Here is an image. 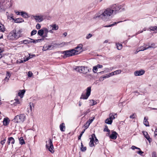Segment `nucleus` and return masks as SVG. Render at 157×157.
<instances>
[{
    "label": "nucleus",
    "instance_id": "ea45409f",
    "mask_svg": "<svg viewBox=\"0 0 157 157\" xmlns=\"http://www.w3.org/2000/svg\"><path fill=\"white\" fill-rule=\"evenodd\" d=\"M148 48H155V44L154 43H153L151 44L150 45L147 46Z\"/></svg>",
    "mask_w": 157,
    "mask_h": 157
},
{
    "label": "nucleus",
    "instance_id": "20e7f679",
    "mask_svg": "<svg viewBox=\"0 0 157 157\" xmlns=\"http://www.w3.org/2000/svg\"><path fill=\"white\" fill-rule=\"evenodd\" d=\"M25 119V116L24 114H21L15 117L13 121L16 123L23 122Z\"/></svg>",
    "mask_w": 157,
    "mask_h": 157
},
{
    "label": "nucleus",
    "instance_id": "5701e85b",
    "mask_svg": "<svg viewBox=\"0 0 157 157\" xmlns=\"http://www.w3.org/2000/svg\"><path fill=\"white\" fill-rule=\"evenodd\" d=\"M113 69V67H110V68H105L104 71H101L99 72L100 73H102L103 72H109L110 70V71H111Z\"/></svg>",
    "mask_w": 157,
    "mask_h": 157
},
{
    "label": "nucleus",
    "instance_id": "f03ea898",
    "mask_svg": "<svg viewBox=\"0 0 157 157\" xmlns=\"http://www.w3.org/2000/svg\"><path fill=\"white\" fill-rule=\"evenodd\" d=\"M20 37V31H17L16 30H13L11 31L7 36V39L12 41L15 40Z\"/></svg>",
    "mask_w": 157,
    "mask_h": 157
},
{
    "label": "nucleus",
    "instance_id": "1a4fd4ad",
    "mask_svg": "<svg viewBox=\"0 0 157 157\" xmlns=\"http://www.w3.org/2000/svg\"><path fill=\"white\" fill-rule=\"evenodd\" d=\"M145 71L141 69L140 70L136 71L134 72V75L136 76H141L144 75L145 73Z\"/></svg>",
    "mask_w": 157,
    "mask_h": 157
},
{
    "label": "nucleus",
    "instance_id": "412c9836",
    "mask_svg": "<svg viewBox=\"0 0 157 157\" xmlns=\"http://www.w3.org/2000/svg\"><path fill=\"white\" fill-rule=\"evenodd\" d=\"M117 114H115L114 113H110L109 115V118L113 121V120L115 119V115H116Z\"/></svg>",
    "mask_w": 157,
    "mask_h": 157
},
{
    "label": "nucleus",
    "instance_id": "9d476101",
    "mask_svg": "<svg viewBox=\"0 0 157 157\" xmlns=\"http://www.w3.org/2000/svg\"><path fill=\"white\" fill-rule=\"evenodd\" d=\"M95 137V135L92 134L91 135V137L90 138V141L89 142V144L90 147H92L94 146V138Z\"/></svg>",
    "mask_w": 157,
    "mask_h": 157
},
{
    "label": "nucleus",
    "instance_id": "ddd939ff",
    "mask_svg": "<svg viewBox=\"0 0 157 157\" xmlns=\"http://www.w3.org/2000/svg\"><path fill=\"white\" fill-rule=\"evenodd\" d=\"M33 17L37 22H40L43 20V17L41 16H33Z\"/></svg>",
    "mask_w": 157,
    "mask_h": 157
},
{
    "label": "nucleus",
    "instance_id": "49530a36",
    "mask_svg": "<svg viewBox=\"0 0 157 157\" xmlns=\"http://www.w3.org/2000/svg\"><path fill=\"white\" fill-rule=\"evenodd\" d=\"M33 75V74L32 72L30 71H29L28 72V76L29 77H31Z\"/></svg>",
    "mask_w": 157,
    "mask_h": 157
},
{
    "label": "nucleus",
    "instance_id": "9b49d317",
    "mask_svg": "<svg viewBox=\"0 0 157 157\" xmlns=\"http://www.w3.org/2000/svg\"><path fill=\"white\" fill-rule=\"evenodd\" d=\"M54 46L52 45L45 44L43 47L42 50L43 51H45L48 50H52Z\"/></svg>",
    "mask_w": 157,
    "mask_h": 157
},
{
    "label": "nucleus",
    "instance_id": "7ed1b4c3",
    "mask_svg": "<svg viewBox=\"0 0 157 157\" xmlns=\"http://www.w3.org/2000/svg\"><path fill=\"white\" fill-rule=\"evenodd\" d=\"M74 69L77 72L84 74L90 72V69L87 67L83 66H76Z\"/></svg>",
    "mask_w": 157,
    "mask_h": 157
},
{
    "label": "nucleus",
    "instance_id": "774afa93",
    "mask_svg": "<svg viewBox=\"0 0 157 157\" xmlns=\"http://www.w3.org/2000/svg\"><path fill=\"white\" fill-rule=\"evenodd\" d=\"M20 60V62H19V60H17V62L18 63H24L25 62H24V60L23 61V60Z\"/></svg>",
    "mask_w": 157,
    "mask_h": 157
},
{
    "label": "nucleus",
    "instance_id": "f704fd0d",
    "mask_svg": "<svg viewBox=\"0 0 157 157\" xmlns=\"http://www.w3.org/2000/svg\"><path fill=\"white\" fill-rule=\"evenodd\" d=\"M19 143L20 144H25V141L23 137H20L19 138Z\"/></svg>",
    "mask_w": 157,
    "mask_h": 157
},
{
    "label": "nucleus",
    "instance_id": "a19ab883",
    "mask_svg": "<svg viewBox=\"0 0 157 157\" xmlns=\"http://www.w3.org/2000/svg\"><path fill=\"white\" fill-rule=\"evenodd\" d=\"M92 36V35L91 33H89L87 34L86 36V38L89 39Z\"/></svg>",
    "mask_w": 157,
    "mask_h": 157
},
{
    "label": "nucleus",
    "instance_id": "5fc2aeb1",
    "mask_svg": "<svg viewBox=\"0 0 157 157\" xmlns=\"http://www.w3.org/2000/svg\"><path fill=\"white\" fill-rule=\"evenodd\" d=\"M152 157H157L156 154L155 152H152Z\"/></svg>",
    "mask_w": 157,
    "mask_h": 157
},
{
    "label": "nucleus",
    "instance_id": "f3484780",
    "mask_svg": "<svg viewBox=\"0 0 157 157\" xmlns=\"http://www.w3.org/2000/svg\"><path fill=\"white\" fill-rule=\"evenodd\" d=\"M11 74L10 73V72L9 71H7L6 74V76L5 78H4V81L5 82H8V80H9V79L10 77Z\"/></svg>",
    "mask_w": 157,
    "mask_h": 157
},
{
    "label": "nucleus",
    "instance_id": "a878e982",
    "mask_svg": "<svg viewBox=\"0 0 157 157\" xmlns=\"http://www.w3.org/2000/svg\"><path fill=\"white\" fill-rule=\"evenodd\" d=\"M9 123L8 118H5L3 121V124L4 125H7Z\"/></svg>",
    "mask_w": 157,
    "mask_h": 157
},
{
    "label": "nucleus",
    "instance_id": "473e14b6",
    "mask_svg": "<svg viewBox=\"0 0 157 157\" xmlns=\"http://www.w3.org/2000/svg\"><path fill=\"white\" fill-rule=\"evenodd\" d=\"M121 21H118V22H115L114 23H113V24H111V25H105V26L104 27H111V26H113L114 25H116L117 24V23H119V22H121Z\"/></svg>",
    "mask_w": 157,
    "mask_h": 157
},
{
    "label": "nucleus",
    "instance_id": "39448f33",
    "mask_svg": "<svg viewBox=\"0 0 157 157\" xmlns=\"http://www.w3.org/2000/svg\"><path fill=\"white\" fill-rule=\"evenodd\" d=\"M77 52L75 51V49H72L64 51L63 53L64 54V57L67 58L75 55Z\"/></svg>",
    "mask_w": 157,
    "mask_h": 157
},
{
    "label": "nucleus",
    "instance_id": "7c9ffc66",
    "mask_svg": "<svg viewBox=\"0 0 157 157\" xmlns=\"http://www.w3.org/2000/svg\"><path fill=\"white\" fill-rule=\"evenodd\" d=\"M116 45L117 49L119 50H121L122 48V44L119 43H117L116 44Z\"/></svg>",
    "mask_w": 157,
    "mask_h": 157
},
{
    "label": "nucleus",
    "instance_id": "4468645a",
    "mask_svg": "<svg viewBox=\"0 0 157 157\" xmlns=\"http://www.w3.org/2000/svg\"><path fill=\"white\" fill-rule=\"evenodd\" d=\"M143 135L149 141V142L151 141V139L150 138L147 132L146 131H143Z\"/></svg>",
    "mask_w": 157,
    "mask_h": 157
},
{
    "label": "nucleus",
    "instance_id": "4c0bfd02",
    "mask_svg": "<svg viewBox=\"0 0 157 157\" xmlns=\"http://www.w3.org/2000/svg\"><path fill=\"white\" fill-rule=\"evenodd\" d=\"M33 56H35V55H29V57H26V59H25V60H24V62H25L28 61L29 59H30V58H32Z\"/></svg>",
    "mask_w": 157,
    "mask_h": 157
},
{
    "label": "nucleus",
    "instance_id": "c756f323",
    "mask_svg": "<svg viewBox=\"0 0 157 157\" xmlns=\"http://www.w3.org/2000/svg\"><path fill=\"white\" fill-rule=\"evenodd\" d=\"M105 123L107 124H111L113 121L111 120L109 118H107L105 120Z\"/></svg>",
    "mask_w": 157,
    "mask_h": 157
},
{
    "label": "nucleus",
    "instance_id": "a211bd4d",
    "mask_svg": "<svg viewBox=\"0 0 157 157\" xmlns=\"http://www.w3.org/2000/svg\"><path fill=\"white\" fill-rule=\"evenodd\" d=\"M59 128L60 130L62 132L64 131L65 129V126L64 123H63L60 124L59 125Z\"/></svg>",
    "mask_w": 157,
    "mask_h": 157
},
{
    "label": "nucleus",
    "instance_id": "13d9d810",
    "mask_svg": "<svg viewBox=\"0 0 157 157\" xmlns=\"http://www.w3.org/2000/svg\"><path fill=\"white\" fill-rule=\"evenodd\" d=\"M136 117V115L135 114H133L132 115H131L130 116V117L131 118L134 119Z\"/></svg>",
    "mask_w": 157,
    "mask_h": 157
},
{
    "label": "nucleus",
    "instance_id": "2f4dec72",
    "mask_svg": "<svg viewBox=\"0 0 157 157\" xmlns=\"http://www.w3.org/2000/svg\"><path fill=\"white\" fill-rule=\"evenodd\" d=\"M44 33V30L42 29H41L39 30L37 34L38 35H40V36H43V34Z\"/></svg>",
    "mask_w": 157,
    "mask_h": 157
},
{
    "label": "nucleus",
    "instance_id": "f8f14e48",
    "mask_svg": "<svg viewBox=\"0 0 157 157\" xmlns=\"http://www.w3.org/2000/svg\"><path fill=\"white\" fill-rule=\"evenodd\" d=\"M83 45L82 44H80L78 45L77 47L75 48V51L77 52L76 55L78 54V52L81 51L82 49Z\"/></svg>",
    "mask_w": 157,
    "mask_h": 157
},
{
    "label": "nucleus",
    "instance_id": "69168bd1",
    "mask_svg": "<svg viewBox=\"0 0 157 157\" xmlns=\"http://www.w3.org/2000/svg\"><path fill=\"white\" fill-rule=\"evenodd\" d=\"M90 124L89 123V122H88V121L86 122V125H87V127L86 128H87L90 125Z\"/></svg>",
    "mask_w": 157,
    "mask_h": 157
},
{
    "label": "nucleus",
    "instance_id": "79ce46f5",
    "mask_svg": "<svg viewBox=\"0 0 157 157\" xmlns=\"http://www.w3.org/2000/svg\"><path fill=\"white\" fill-rule=\"evenodd\" d=\"M14 101H15V102H14V105H16L17 104H19L20 103V102L18 99H14Z\"/></svg>",
    "mask_w": 157,
    "mask_h": 157
},
{
    "label": "nucleus",
    "instance_id": "c85d7f7f",
    "mask_svg": "<svg viewBox=\"0 0 157 157\" xmlns=\"http://www.w3.org/2000/svg\"><path fill=\"white\" fill-rule=\"evenodd\" d=\"M5 30V26L2 24H0V31L3 32Z\"/></svg>",
    "mask_w": 157,
    "mask_h": 157
},
{
    "label": "nucleus",
    "instance_id": "bb28decb",
    "mask_svg": "<svg viewBox=\"0 0 157 157\" xmlns=\"http://www.w3.org/2000/svg\"><path fill=\"white\" fill-rule=\"evenodd\" d=\"M31 40H33V41H30V43L33 42L34 43H36L37 42H40L41 40H44V38L41 39H37V40H33L32 39H31Z\"/></svg>",
    "mask_w": 157,
    "mask_h": 157
},
{
    "label": "nucleus",
    "instance_id": "e2e57ef3",
    "mask_svg": "<svg viewBox=\"0 0 157 157\" xmlns=\"http://www.w3.org/2000/svg\"><path fill=\"white\" fill-rule=\"evenodd\" d=\"M44 31L45 32V33L46 34H47V33L49 32V31H48V30L47 28H44Z\"/></svg>",
    "mask_w": 157,
    "mask_h": 157
},
{
    "label": "nucleus",
    "instance_id": "72a5a7b5",
    "mask_svg": "<svg viewBox=\"0 0 157 157\" xmlns=\"http://www.w3.org/2000/svg\"><path fill=\"white\" fill-rule=\"evenodd\" d=\"M81 150L82 151H86V147H84L82 143V142L81 143Z\"/></svg>",
    "mask_w": 157,
    "mask_h": 157
},
{
    "label": "nucleus",
    "instance_id": "a18cd8bd",
    "mask_svg": "<svg viewBox=\"0 0 157 157\" xmlns=\"http://www.w3.org/2000/svg\"><path fill=\"white\" fill-rule=\"evenodd\" d=\"M6 139H4V140L1 141L0 142V146H1V144L2 146L4 144L6 141Z\"/></svg>",
    "mask_w": 157,
    "mask_h": 157
},
{
    "label": "nucleus",
    "instance_id": "393cba45",
    "mask_svg": "<svg viewBox=\"0 0 157 157\" xmlns=\"http://www.w3.org/2000/svg\"><path fill=\"white\" fill-rule=\"evenodd\" d=\"M140 48V49L139 50V51H143L148 49V48L147 45H144V46H141Z\"/></svg>",
    "mask_w": 157,
    "mask_h": 157
},
{
    "label": "nucleus",
    "instance_id": "c03bdc74",
    "mask_svg": "<svg viewBox=\"0 0 157 157\" xmlns=\"http://www.w3.org/2000/svg\"><path fill=\"white\" fill-rule=\"evenodd\" d=\"M22 42L23 43L25 44H29L30 43V41H29L27 40H24L22 41Z\"/></svg>",
    "mask_w": 157,
    "mask_h": 157
},
{
    "label": "nucleus",
    "instance_id": "3c124183",
    "mask_svg": "<svg viewBox=\"0 0 157 157\" xmlns=\"http://www.w3.org/2000/svg\"><path fill=\"white\" fill-rule=\"evenodd\" d=\"M131 148L132 150H134L135 149H136L138 150H140V148L137 147H136V146H132L131 147Z\"/></svg>",
    "mask_w": 157,
    "mask_h": 157
},
{
    "label": "nucleus",
    "instance_id": "c9c22d12",
    "mask_svg": "<svg viewBox=\"0 0 157 157\" xmlns=\"http://www.w3.org/2000/svg\"><path fill=\"white\" fill-rule=\"evenodd\" d=\"M24 20L21 18H18L15 20V22L16 23H20L23 21Z\"/></svg>",
    "mask_w": 157,
    "mask_h": 157
},
{
    "label": "nucleus",
    "instance_id": "dca6fc26",
    "mask_svg": "<svg viewBox=\"0 0 157 157\" xmlns=\"http://www.w3.org/2000/svg\"><path fill=\"white\" fill-rule=\"evenodd\" d=\"M117 133L116 132H113L112 133L110 136V137L113 140H115L117 138Z\"/></svg>",
    "mask_w": 157,
    "mask_h": 157
},
{
    "label": "nucleus",
    "instance_id": "052dcab7",
    "mask_svg": "<svg viewBox=\"0 0 157 157\" xmlns=\"http://www.w3.org/2000/svg\"><path fill=\"white\" fill-rule=\"evenodd\" d=\"M103 76L104 78L105 79L109 77V75L108 74H106L105 76Z\"/></svg>",
    "mask_w": 157,
    "mask_h": 157
},
{
    "label": "nucleus",
    "instance_id": "423d86ee",
    "mask_svg": "<svg viewBox=\"0 0 157 157\" xmlns=\"http://www.w3.org/2000/svg\"><path fill=\"white\" fill-rule=\"evenodd\" d=\"M86 94H82L80 98V99H88L89 97L91 91V87H88L86 88Z\"/></svg>",
    "mask_w": 157,
    "mask_h": 157
},
{
    "label": "nucleus",
    "instance_id": "6e6d98bb",
    "mask_svg": "<svg viewBox=\"0 0 157 157\" xmlns=\"http://www.w3.org/2000/svg\"><path fill=\"white\" fill-rule=\"evenodd\" d=\"M36 28L37 29H39L41 28V26L39 24H37L36 26Z\"/></svg>",
    "mask_w": 157,
    "mask_h": 157
},
{
    "label": "nucleus",
    "instance_id": "aec40b11",
    "mask_svg": "<svg viewBox=\"0 0 157 157\" xmlns=\"http://www.w3.org/2000/svg\"><path fill=\"white\" fill-rule=\"evenodd\" d=\"M89 101L90 105L91 106H93L94 105L97 104V102L96 101H95L93 99L90 100H89Z\"/></svg>",
    "mask_w": 157,
    "mask_h": 157
},
{
    "label": "nucleus",
    "instance_id": "338daca9",
    "mask_svg": "<svg viewBox=\"0 0 157 157\" xmlns=\"http://www.w3.org/2000/svg\"><path fill=\"white\" fill-rule=\"evenodd\" d=\"M2 52V50L1 49H0V59H1L2 57V56L1 54V53Z\"/></svg>",
    "mask_w": 157,
    "mask_h": 157
},
{
    "label": "nucleus",
    "instance_id": "de8ad7c7",
    "mask_svg": "<svg viewBox=\"0 0 157 157\" xmlns=\"http://www.w3.org/2000/svg\"><path fill=\"white\" fill-rule=\"evenodd\" d=\"M104 131L105 132H110V130L108 129L107 126H105L104 130Z\"/></svg>",
    "mask_w": 157,
    "mask_h": 157
},
{
    "label": "nucleus",
    "instance_id": "603ef678",
    "mask_svg": "<svg viewBox=\"0 0 157 157\" xmlns=\"http://www.w3.org/2000/svg\"><path fill=\"white\" fill-rule=\"evenodd\" d=\"M94 142L95 143V144H97L98 143V139L96 138V136H95V137L94 138Z\"/></svg>",
    "mask_w": 157,
    "mask_h": 157
},
{
    "label": "nucleus",
    "instance_id": "e433bc0d",
    "mask_svg": "<svg viewBox=\"0 0 157 157\" xmlns=\"http://www.w3.org/2000/svg\"><path fill=\"white\" fill-rule=\"evenodd\" d=\"M121 72V70H118L114 71L115 75H117L120 74Z\"/></svg>",
    "mask_w": 157,
    "mask_h": 157
},
{
    "label": "nucleus",
    "instance_id": "4d7b16f0",
    "mask_svg": "<svg viewBox=\"0 0 157 157\" xmlns=\"http://www.w3.org/2000/svg\"><path fill=\"white\" fill-rule=\"evenodd\" d=\"M96 66L98 68H101L103 67V66L102 65L98 64Z\"/></svg>",
    "mask_w": 157,
    "mask_h": 157
},
{
    "label": "nucleus",
    "instance_id": "6ab92c4d",
    "mask_svg": "<svg viewBox=\"0 0 157 157\" xmlns=\"http://www.w3.org/2000/svg\"><path fill=\"white\" fill-rule=\"evenodd\" d=\"M149 29L150 31H156L155 32H157V25L151 26L149 28Z\"/></svg>",
    "mask_w": 157,
    "mask_h": 157
},
{
    "label": "nucleus",
    "instance_id": "cd10ccee",
    "mask_svg": "<svg viewBox=\"0 0 157 157\" xmlns=\"http://www.w3.org/2000/svg\"><path fill=\"white\" fill-rule=\"evenodd\" d=\"M21 15L24 17L25 18H27L28 17V15L27 13H26L21 12Z\"/></svg>",
    "mask_w": 157,
    "mask_h": 157
},
{
    "label": "nucleus",
    "instance_id": "f257e3e1",
    "mask_svg": "<svg viewBox=\"0 0 157 157\" xmlns=\"http://www.w3.org/2000/svg\"><path fill=\"white\" fill-rule=\"evenodd\" d=\"M124 10V9L121 8V6L117 4H113L111 6L110 8H107L104 11H99L95 14L94 18L96 19L99 17L104 21H107L113 14H115Z\"/></svg>",
    "mask_w": 157,
    "mask_h": 157
},
{
    "label": "nucleus",
    "instance_id": "2eb2a0df",
    "mask_svg": "<svg viewBox=\"0 0 157 157\" xmlns=\"http://www.w3.org/2000/svg\"><path fill=\"white\" fill-rule=\"evenodd\" d=\"M15 140L12 137H10L8 139L7 144L8 145H10V143L13 144L14 143Z\"/></svg>",
    "mask_w": 157,
    "mask_h": 157
},
{
    "label": "nucleus",
    "instance_id": "8fccbe9b",
    "mask_svg": "<svg viewBox=\"0 0 157 157\" xmlns=\"http://www.w3.org/2000/svg\"><path fill=\"white\" fill-rule=\"evenodd\" d=\"M146 30V29L144 28V29L143 30L141 31H138V32H137L136 33V35H137L140 33H142L143 32V31H145Z\"/></svg>",
    "mask_w": 157,
    "mask_h": 157
},
{
    "label": "nucleus",
    "instance_id": "0eeeda50",
    "mask_svg": "<svg viewBox=\"0 0 157 157\" xmlns=\"http://www.w3.org/2000/svg\"><path fill=\"white\" fill-rule=\"evenodd\" d=\"M46 148L48 150L53 153L54 152V148L52 144V142L51 140L49 139L48 140V144H46Z\"/></svg>",
    "mask_w": 157,
    "mask_h": 157
},
{
    "label": "nucleus",
    "instance_id": "0e129e2a",
    "mask_svg": "<svg viewBox=\"0 0 157 157\" xmlns=\"http://www.w3.org/2000/svg\"><path fill=\"white\" fill-rule=\"evenodd\" d=\"M155 136V137L157 135V128L155 129L154 132Z\"/></svg>",
    "mask_w": 157,
    "mask_h": 157
},
{
    "label": "nucleus",
    "instance_id": "37998d69",
    "mask_svg": "<svg viewBox=\"0 0 157 157\" xmlns=\"http://www.w3.org/2000/svg\"><path fill=\"white\" fill-rule=\"evenodd\" d=\"M37 31L36 30H33L31 33V36L33 35L36 33Z\"/></svg>",
    "mask_w": 157,
    "mask_h": 157
},
{
    "label": "nucleus",
    "instance_id": "4be33fe9",
    "mask_svg": "<svg viewBox=\"0 0 157 157\" xmlns=\"http://www.w3.org/2000/svg\"><path fill=\"white\" fill-rule=\"evenodd\" d=\"M144 124L146 126H149V122L147 121V118H146V117H144Z\"/></svg>",
    "mask_w": 157,
    "mask_h": 157
},
{
    "label": "nucleus",
    "instance_id": "58836bf2",
    "mask_svg": "<svg viewBox=\"0 0 157 157\" xmlns=\"http://www.w3.org/2000/svg\"><path fill=\"white\" fill-rule=\"evenodd\" d=\"M98 68L97 66H94L93 69V71L94 72L96 73L98 71Z\"/></svg>",
    "mask_w": 157,
    "mask_h": 157
},
{
    "label": "nucleus",
    "instance_id": "864d4df0",
    "mask_svg": "<svg viewBox=\"0 0 157 157\" xmlns=\"http://www.w3.org/2000/svg\"><path fill=\"white\" fill-rule=\"evenodd\" d=\"M94 117L93 118L89 119L88 121L89 122V123L90 124L92 122L94 121Z\"/></svg>",
    "mask_w": 157,
    "mask_h": 157
},
{
    "label": "nucleus",
    "instance_id": "680f3d73",
    "mask_svg": "<svg viewBox=\"0 0 157 157\" xmlns=\"http://www.w3.org/2000/svg\"><path fill=\"white\" fill-rule=\"evenodd\" d=\"M105 79L104 78V76H101L99 78V80L100 81H103Z\"/></svg>",
    "mask_w": 157,
    "mask_h": 157
},
{
    "label": "nucleus",
    "instance_id": "bf43d9fd",
    "mask_svg": "<svg viewBox=\"0 0 157 157\" xmlns=\"http://www.w3.org/2000/svg\"><path fill=\"white\" fill-rule=\"evenodd\" d=\"M109 75V77L115 75L114 72L108 73Z\"/></svg>",
    "mask_w": 157,
    "mask_h": 157
},
{
    "label": "nucleus",
    "instance_id": "b1692460",
    "mask_svg": "<svg viewBox=\"0 0 157 157\" xmlns=\"http://www.w3.org/2000/svg\"><path fill=\"white\" fill-rule=\"evenodd\" d=\"M25 92V90H20L18 93V95L21 98H22L23 95Z\"/></svg>",
    "mask_w": 157,
    "mask_h": 157
},
{
    "label": "nucleus",
    "instance_id": "6e6552de",
    "mask_svg": "<svg viewBox=\"0 0 157 157\" xmlns=\"http://www.w3.org/2000/svg\"><path fill=\"white\" fill-rule=\"evenodd\" d=\"M49 28L51 29L49 30V32L52 33H53V30H56L58 29L59 26L56 24H54L50 25Z\"/></svg>",
    "mask_w": 157,
    "mask_h": 157
},
{
    "label": "nucleus",
    "instance_id": "09e8293b",
    "mask_svg": "<svg viewBox=\"0 0 157 157\" xmlns=\"http://www.w3.org/2000/svg\"><path fill=\"white\" fill-rule=\"evenodd\" d=\"M139 151L137 152V153L138 154H139L140 155H141L142 154L144 153V152L142 151L140 149L139 150Z\"/></svg>",
    "mask_w": 157,
    "mask_h": 157
}]
</instances>
